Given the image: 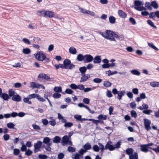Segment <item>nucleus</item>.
I'll use <instances>...</instances> for the list:
<instances>
[{"mask_svg":"<svg viewBox=\"0 0 159 159\" xmlns=\"http://www.w3.org/2000/svg\"><path fill=\"white\" fill-rule=\"evenodd\" d=\"M100 34L105 38L111 41H116L115 38L118 37V35L112 31L107 30L105 32H101Z\"/></svg>","mask_w":159,"mask_h":159,"instance_id":"obj_1","label":"nucleus"},{"mask_svg":"<svg viewBox=\"0 0 159 159\" xmlns=\"http://www.w3.org/2000/svg\"><path fill=\"white\" fill-rule=\"evenodd\" d=\"M135 7L134 8L137 11H142L146 10V8L142 6L143 4V1H140L138 0L135 1L134 2Z\"/></svg>","mask_w":159,"mask_h":159,"instance_id":"obj_2","label":"nucleus"},{"mask_svg":"<svg viewBox=\"0 0 159 159\" xmlns=\"http://www.w3.org/2000/svg\"><path fill=\"white\" fill-rule=\"evenodd\" d=\"M64 69H71L75 67V65L71 64L70 60L68 59H65L63 64Z\"/></svg>","mask_w":159,"mask_h":159,"instance_id":"obj_3","label":"nucleus"},{"mask_svg":"<svg viewBox=\"0 0 159 159\" xmlns=\"http://www.w3.org/2000/svg\"><path fill=\"white\" fill-rule=\"evenodd\" d=\"M30 88L32 89L35 88L45 89V87L43 85L39 83L36 84L35 82H30Z\"/></svg>","mask_w":159,"mask_h":159,"instance_id":"obj_4","label":"nucleus"},{"mask_svg":"<svg viewBox=\"0 0 159 159\" xmlns=\"http://www.w3.org/2000/svg\"><path fill=\"white\" fill-rule=\"evenodd\" d=\"M62 142L65 144H68L70 145H72V142L70 139L69 138L67 135L64 136L62 138Z\"/></svg>","mask_w":159,"mask_h":159,"instance_id":"obj_5","label":"nucleus"},{"mask_svg":"<svg viewBox=\"0 0 159 159\" xmlns=\"http://www.w3.org/2000/svg\"><path fill=\"white\" fill-rule=\"evenodd\" d=\"M35 57L39 61H43L46 58V57L44 54L39 52L36 55Z\"/></svg>","mask_w":159,"mask_h":159,"instance_id":"obj_6","label":"nucleus"},{"mask_svg":"<svg viewBox=\"0 0 159 159\" xmlns=\"http://www.w3.org/2000/svg\"><path fill=\"white\" fill-rule=\"evenodd\" d=\"M144 124L145 128L147 130H148L151 129L150 127L151 121L147 119H144Z\"/></svg>","mask_w":159,"mask_h":159,"instance_id":"obj_7","label":"nucleus"},{"mask_svg":"<svg viewBox=\"0 0 159 159\" xmlns=\"http://www.w3.org/2000/svg\"><path fill=\"white\" fill-rule=\"evenodd\" d=\"M93 60L92 56L89 54H87L84 56V62L85 63L90 62Z\"/></svg>","mask_w":159,"mask_h":159,"instance_id":"obj_8","label":"nucleus"},{"mask_svg":"<svg viewBox=\"0 0 159 159\" xmlns=\"http://www.w3.org/2000/svg\"><path fill=\"white\" fill-rule=\"evenodd\" d=\"M111 141H108L107 142L105 146V149H108L110 151H112L114 150L115 148L111 145Z\"/></svg>","mask_w":159,"mask_h":159,"instance_id":"obj_9","label":"nucleus"},{"mask_svg":"<svg viewBox=\"0 0 159 159\" xmlns=\"http://www.w3.org/2000/svg\"><path fill=\"white\" fill-rule=\"evenodd\" d=\"M42 144V142L40 141H38L36 143H34V152H36L38 151V150L40 148Z\"/></svg>","mask_w":159,"mask_h":159,"instance_id":"obj_10","label":"nucleus"},{"mask_svg":"<svg viewBox=\"0 0 159 159\" xmlns=\"http://www.w3.org/2000/svg\"><path fill=\"white\" fill-rule=\"evenodd\" d=\"M39 78H43L45 80H48L49 81H52L50 76L48 75L43 73L40 74L38 76Z\"/></svg>","mask_w":159,"mask_h":159,"instance_id":"obj_11","label":"nucleus"},{"mask_svg":"<svg viewBox=\"0 0 159 159\" xmlns=\"http://www.w3.org/2000/svg\"><path fill=\"white\" fill-rule=\"evenodd\" d=\"M45 17H54V12L51 11L45 10Z\"/></svg>","mask_w":159,"mask_h":159,"instance_id":"obj_12","label":"nucleus"},{"mask_svg":"<svg viewBox=\"0 0 159 159\" xmlns=\"http://www.w3.org/2000/svg\"><path fill=\"white\" fill-rule=\"evenodd\" d=\"M140 150L143 152L146 153L148 151V147L146 144H142L140 146Z\"/></svg>","mask_w":159,"mask_h":159,"instance_id":"obj_13","label":"nucleus"},{"mask_svg":"<svg viewBox=\"0 0 159 159\" xmlns=\"http://www.w3.org/2000/svg\"><path fill=\"white\" fill-rule=\"evenodd\" d=\"M82 76L80 80V82H83L86 81L90 77V75L89 74L81 75Z\"/></svg>","mask_w":159,"mask_h":159,"instance_id":"obj_14","label":"nucleus"},{"mask_svg":"<svg viewBox=\"0 0 159 159\" xmlns=\"http://www.w3.org/2000/svg\"><path fill=\"white\" fill-rule=\"evenodd\" d=\"M118 14L120 17L122 18H125L126 16V13L122 10H119Z\"/></svg>","mask_w":159,"mask_h":159,"instance_id":"obj_15","label":"nucleus"},{"mask_svg":"<svg viewBox=\"0 0 159 159\" xmlns=\"http://www.w3.org/2000/svg\"><path fill=\"white\" fill-rule=\"evenodd\" d=\"M13 100L19 102L20 101L21 98L20 97L18 94L15 95L12 98Z\"/></svg>","mask_w":159,"mask_h":159,"instance_id":"obj_16","label":"nucleus"},{"mask_svg":"<svg viewBox=\"0 0 159 159\" xmlns=\"http://www.w3.org/2000/svg\"><path fill=\"white\" fill-rule=\"evenodd\" d=\"M101 61V56H96L93 59V63L95 64L99 63Z\"/></svg>","mask_w":159,"mask_h":159,"instance_id":"obj_17","label":"nucleus"},{"mask_svg":"<svg viewBox=\"0 0 159 159\" xmlns=\"http://www.w3.org/2000/svg\"><path fill=\"white\" fill-rule=\"evenodd\" d=\"M69 52L73 55L76 54L77 53V51L75 48L74 47H71L69 49Z\"/></svg>","mask_w":159,"mask_h":159,"instance_id":"obj_18","label":"nucleus"},{"mask_svg":"<svg viewBox=\"0 0 159 159\" xmlns=\"http://www.w3.org/2000/svg\"><path fill=\"white\" fill-rule=\"evenodd\" d=\"M0 97L5 101L7 100L9 98L8 95L5 93H2L0 96Z\"/></svg>","mask_w":159,"mask_h":159,"instance_id":"obj_19","label":"nucleus"},{"mask_svg":"<svg viewBox=\"0 0 159 159\" xmlns=\"http://www.w3.org/2000/svg\"><path fill=\"white\" fill-rule=\"evenodd\" d=\"M129 159H138V154L137 152H134L133 154L129 156Z\"/></svg>","mask_w":159,"mask_h":159,"instance_id":"obj_20","label":"nucleus"},{"mask_svg":"<svg viewBox=\"0 0 159 159\" xmlns=\"http://www.w3.org/2000/svg\"><path fill=\"white\" fill-rule=\"evenodd\" d=\"M151 86L153 87H159V82L156 81H153L150 82Z\"/></svg>","mask_w":159,"mask_h":159,"instance_id":"obj_21","label":"nucleus"},{"mask_svg":"<svg viewBox=\"0 0 159 159\" xmlns=\"http://www.w3.org/2000/svg\"><path fill=\"white\" fill-rule=\"evenodd\" d=\"M83 148L84 149L87 151V150H89L91 149V146L89 143H87L84 145Z\"/></svg>","mask_w":159,"mask_h":159,"instance_id":"obj_22","label":"nucleus"},{"mask_svg":"<svg viewBox=\"0 0 159 159\" xmlns=\"http://www.w3.org/2000/svg\"><path fill=\"white\" fill-rule=\"evenodd\" d=\"M15 94V90L13 89H11L8 90V95L10 97H13Z\"/></svg>","mask_w":159,"mask_h":159,"instance_id":"obj_23","label":"nucleus"},{"mask_svg":"<svg viewBox=\"0 0 159 159\" xmlns=\"http://www.w3.org/2000/svg\"><path fill=\"white\" fill-rule=\"evenodd\" d=\"M77 59L79 61H84V56H83L82 54H79L77 56Z\"/></svg>","mask_w":159,"mask_h":159,"instance_id":"obj_24","label":"nucleus"},{"mask_svg":"<svg viewBox=\"0 0 159 159\" xmlns=\"http://www.w3.org/2000/svg\"><path fill=\"white\" fill-rule=\"evenodd\" d=\"M87 68L85 66L80 67L79 69V70L81 72V75L84 74Z\"/></svg>","mask_w":159,"mask_h":159,"instance_id":"obj_25","label":"nucleus"},{"mask_svg":"<svg viewBox=\"0 0 159 159\" xmlns=\"http://www.w3.org/2000/svg\"><path fill=\"white\" fill-rule=\"evenodd\" d=\"M109 20L110 23L114 24L116 22V18L113 16H111L109 17Z\"/></svg>","mask_w":159,"mask_h":159,"instance_id":"obj_26","label":"nucleus"},{"mask_svg":"<svg viewBox=\"0 0 159 159\" xmlns=\"http://www.w3.org/2000/svg\"><path fill=\"white\" fill-rule=\"evenodd\" d=\"M134 152V150L132 148H127L126 150V153L127 154L129 155V156L130 155H131L132 154H133V153Z\"/></svg>","mask_w":159,"mask_h":159,"instance_id":"obj_27","label":"nucleus"},{"mask_svg":"<svg viewBox=\"0 0 159 159\" xmlns=\"http://www.w3.org/2000/svg\"><path fill=\"white\" fill-rule=\"evenodd\" d=\"M61 138L58 136H56L53 139V142L55 143H59L61 141Z\"/></svg>","mask_w":159,"mask_h":159,"instance_id":"obj_28","label":"nucleus"},{"mask_svg":"<svg viewBox=\"0 0 159 159\" xmlns=\"http://www.w3.org/2000/svg\"><path fill=\"white\" fill-rule=\"evenodd\" d=\"M131 73L133 75L137 76L140 75V72L136 70H133L131 71Z\"/></svg>","mask_w":159,"mask_h":159,"instance_id":"obj_29","label":"nucleus"},{"mask_svg":"<svg viewBox=\"0 0 159 159\" xmlns=\"http://www.w3.org/2000/svg\"><path fill=\"white\" fill-rule=\"evenodd\" d=\"M54 91L56 93H60L62 92V88L60 86L55 87L53 89Z\"/></svg>","mask_w":159,"mask_h":159,"instance_id":"obj_30","label":"nucleus"},{"mask_svg":"<svg viewBox=\"0 0 159 159\" xmlns=\"http://www.w3.org/2000/svg\"><path fill=\"white\" fill-rule=\"evenodd\" d=\"M125 92L124 91H121L120 92H118V98L119 100H121V98L122 96H123L124 95V94Z\"/></svg>","mask_w":159,"mask_h":159,"instance_id":"obj_31","label":"nucleus"},{"mask_svg":"<svg viewBox=\"0 0 159 159\" xmlns=\"http://www.w3.org/2000/svg\"><path fill=\"white\" fill-rule=\"evenodd\" d=\"M45 10L38 11L37 12V15L40 16L44 17L45 16Z\"/></svg>","mask_w":159,"mask_h":159,"instance_id":"obj_32","label":"nucleus"},{"mask_svg":"<svg viewBox=\"0 0 159 159\" xmlns=\"http://www.w3.org/2000/svg\"><path fill=\"white\" fill-rule=\"evenodd\" d=\"M98 118L99 120H105L107 119V116L104 115H100L98 116Z\"/></svg>","mask_w":159,"mask_h":159,"instance_id":"obj_33","label":"nucleus"},{"mask_svg":"<svg viewBox=\"0 0 159 159\" xmlns=\"http://www.w3.org/2000/svg\"><path fill=\"white\" fill-rule=\"evenodd\" d=\"M49 119H51V120L49 121L50 125L52 126L55 125L56 124V122L55 120L53 119L52 117H50Z\"/></svg>","mask_w":159,"mask_h":159,"instance_id":"obj_34","label":"nucleus"},{"mask_svg":"<svg viewBox=\"0 0 159 159\" xmlns=\"http://www.w3.org/2000/svg\"><path fill=\"white\" fill-rule=\"evenodd\" d=\"M111 84L108 81H105L104 82L103 85L106 87H110L111 86Z\"/></svg>","mask_w":159,"mask_h":159,"instance_id":"obj_35","label":"nucleus"},{"mask_svg":"<svg viewBox=\"0 0 159 159\" xmlns=\"http://www.w3.org/2000/svg\"><path fill=\"white\" fill-rule=\"evenodd\" d=\"M93 149L94 152H98L99 151L100 148L98 146L95 145L93 147Z\"/></svg>","mask_w":159,"mask_h":159,"instance_id":"obj_36","label":"nucleus"},{"mask_svg":"<svg viewBox=\"0 0 159 159\" xmlns=\"http://www.w3.org/2000/svg\"><path fill=\"white\" fill-rule=\"evenodd\" d=\"M7 127L9 128L14 129H16L14 127L15 126L14 124L11 122H10L7 123Z\"/></svg>","mask_w":159,"mask_h":159,"instance_id":"obj_37","label":"nucleus"},{"mask_svg":"<svg viewBox=\"0 0 159 159\" xmlns=\"http://www.w3.org/2000/svg\"><path fill=\"white\" fill-rule=\"evenodd\" d=\"M148 45L151 48H153V49H155L157 51H158L159 49L157 48V47H156L154 44L152 43H148Z\"/></svg>","mask_w":159,"mask_h":159,"instance_id":"obj_38","label":"nucleus"},{"mask_svg":"<svg viewBox=\"0 0 159 159\" xmlns=\"http://www.w3.org/2000/svg\"><path fill=\"white\" fill-rule=\"evenodd\" d=\"M23 52L25 54H29L31 52L30 49L28 48H24L23 50Z\"/></svg>","mask_w":159,"mask_h":159,"instance_id":"obj_39","label":"nucleus"},{"mask_svg":"<svg viewBox=\"0 0 159 159\" xmlns=\"http://www.w3.org/2000/svg\"><path fill=\"white\" fill-rule=\"evenodd\" d=\"M50 140L51 139L48 137H46L43 139V142L44 143L47 144L50 142Z\"/></svg>","mask_w":159,"mask_h":159,"instance_id":"obj_40","label":"nucleus"},{"mask_svg":"<svg viewBox=\"0 0 159 159\" xmlns=\"http://www.w3.org/2000/svg\"><path fill=\"white\" fill-rule=\"evenodd\" d=\"M147 22L151 26L153 27L154 28H157V27L154 25L153 22L151 20H148L147 21Z\"/></svg>","mask_w":159,"mask_h":159,"instance_id":"obj_41","label":"nucleus"},{"mask_svg":"<svg viewBox=\"0 0 159 159\" xmlns=\"http://www.w3.org/2000/svg\"><path fill=\"white\" fill-rule=\"evenodd\" d=\"M73 124L71 122H66L64 125V126L66 128H70L73 125Z\"/></svg>","mask_w":159,"mask_h":159,"instance_id":"obj_42","label":"nucleus"},{"mask_svg":"<svg viewBox=\"0 0 159 159\" xmlns=\"http://www.w3.org/2000/svg\"><path fill=\"white\" fill-rule=\"evenodd\" d=\"M67 150L70 152H74L75 151V148L71 146H69L67 148Z\"/></svg>","mask_w":159,"mask_h":159,"instance_id":"obj_43","label":"nucleus"},{"mask_svg":"<svg viewBox=\"0 0 159 159\" xmlns=\"http://www.w3.org/2000/svg\"><path fill=\"white\" fill-rule=\"evenodd\" d=\"M38 94H36V93H33L29 95H28L29 98L30 99H31L33 98H37Z\"/></svg>","mask_w":159,"mask_h":159,"instance_id":"obj_44","label":"nucleus"},{"mask_svg":"<svg viewBox=\"0 0 159 159\" xmlns=\"http://www.w3.org/2000/svg\"><path fill=\"white\" fill-rule=\"evenodd\" d=\"M143 113L146 115H149L151 113L153 112V111L151 110H146L143 111Z\"/></svg>","mask_w":159,"mask_h":159,"instance_id":"obj_45","label":"nucleus"},{"mask_svg":"<svg viewBox=\"0 0 159 159\" xmlns=\"http://www.w3.org/2000/svg\"><path fill=\"white\" fill-rule=\"evenodd\" d=\"M52 97L54 98H58L61 97V94L58 93H54L52 95Z\"/></svg>","mask_w":159,"mask_h":159,"instance_id":"obj_46","label":"nucleus"},{"mask_svg":"<svg viewBox=\"0 0 159 159\" xmlns=\"http://www.w3.org/2000/svg\"><path fill=\"white\" fill-rule=\"evenodd\" d=\"M107 73L108 75L110 76L116 74L117 73V72L116 71H115L113 72H111V70H109L107 71Z\"/></svg>","mask_w":159,"mask_h":159,"instance_id":"obj_47","label":"nucleus"},{"mask_svg":"<svg viewBox=\"0 0 159 159\" xmlns=\"http://www.w3.org/2000/svg\"><path fill=\"white\" fill-rule=\"evenodd\" d=\"M151 5L155 9H157L158 7V5L157 3L155 1H152L151 2Z\"/></svg>","mask_w":159,"mask_h":159,"instance_id":"obj_48","label":"nucleus"},{"mask_svg":"<svg viewBox=\"0 0 159 159\" xmlns=\"http://www.w3.org/2000/svg\"><path fill=\"white\" fill-rule=\"evenodd\" d=\"M98 145L99 146V148L100 149L101 152H103L105 149V147H104V145L100 143H98Z\"/></svg>","mask_w":159,"mask_h":159,"instance_id":"obj_49","label":"nucleus"},{"mask_svg":"<svg viewBox=\"0 0 159 159\" xmlns=\"http://www.w3.org/2000/svg\"><path fill=\"white\" fill-rule=\"evenodd\" d=\"M145 7L148 9L152 10V8L151 7V4L149 2H146L145 4Z\"/></svg>","mask_w":159,"mask_h":159,"instance_id":"obj_50","label":"nucleus"},{"mask_svg":"<svg viewBox=\"0 0 159 159\" xmlns=\"http://www.w3.org/2000/svg\"><path fill=\"white\" fill-rule=\"evenodd\" d=\"M22 41L28 45H30L31 43L30 42L27 38H23Z\"/></svg>","mask_w":159,"mask_h":159,"instance_id":"obj_51","label":"nucleus"},{"mask_svg":"<svg viewBox=\"0 0 159 159\" xmlns=\"http://www.w3.org/2000/svg\"><path fill=\"white\" fill-rule=\"evenodd\" d=\"M131 114L132 117L134 118H136L137 116V115L136 111L134 110H132L131 111Z\"/></svg>","mask_w":159,"mask_h":159,"instance_id":"obj_52","label":"nucleus"},{"mask_svg":"<svg viewBox=\"0 0 159 159\" xmlns=\"http://www.w3.org/2000/svg\"><path fill=\"white\" fill-rule=\"evenodd\" d=\"M38 157L39 158L41 159H46L48 158V156L45 155L39 154Z\"/></svg>","mask_w":159,"mask_h":159,"instance_id":"obj_53","label":"nucleus"},{"mask_svg":"<svg viewBox=\"0 0 159 159\" xmlns=\"http://www.w3.org/2000/svg\"><path fill=\"white\" fill-rule=\"evenodd\" d=\"M93 81L95 83H100L102 82V80L100 78H96L93 79Z\"/></svg>","mask_w":159,"mask_h":159,"instance_id":"obj_54","label":"nucleus"},{"mask_svg":"<svg viewBox=\"0 0 159 159\" xmlns=\"http://www.w3.org/2000/svg\"><path fill=\"white\" fill-rule=\"evenodd\" d=\"M13 153L15 155H18L20 153V150L17 148H15L13 150Z\"/></svg>","mask_w":159,"mask_h":159,"instance_id":"obj_55","label":"nucleus"},{"mask_svg":"<svg viewBox=\"0 0 159 159\" xmlns=\"http://www.w3.org/2000/svg\"><path fill=\"white\" fill-rule=\"evenodd\" d=\"M54 66L56 67V69H58L59 68L64 69V66L62 64H59L58 65H55Z\"/></svg>","mask_w":159,"mask_h":159,"instance_id":"obj_56","label":"nucleus"},{"mask_svg":"<svg viewBox=\"0 0 159 159\" xmlns=\"http://www.w3.org/2000/svg\"><path fill=\"white\" fill-rule=\"evenodd\" d=\"M129 21L132 23L133 25H135L136 24V21L134 18L132 17H130L129 18Z\"/></svg>","mask_w":159,"mask_h":159,"instance_id":"obj_57","label":"nucleus"},{"mask_svg":"<svg viewBox=\"0 0 159 159\" xmlns=\"http://www.w3.org/2000/svg\"><path fill=\"white\" fill-rule=\"evenodd\" d=\"M32 126L34 129L39 130L41 129L40 127L35 124H33Z\"/></svg>","mask_w":159,"mask_h":159,"instance_id":"obj_58","label":"nucleus"},{"mask_svg":"<svg viewBox=\"0 0 159 159\" xmlns=\"http://www.w3.org/2000/svg\"><path fill=\"white\" fill-rule=\"evenodd\" d=\"M121 142L119 140L118 142H117L115 144V148H118L120 147V146L121 145Z\"/></svg>","mask_w":159,"mask_h":159,"instance_id":"obj_59","label":"nucleus"},{"mask_svg":"<svg viewBox=\"0 0 159 159\" xmlns=\"http://www.w3.org/2000/svg\"><path fill=\"white\" fill-rule=\"evenodd\" d=\"M149 16L150 18L154 19L155 18V12H152L149 13Z\"/></svg>","mask_w":159,"mask_h":159,"instance_id":"obj_60","label":"nucleus"},{"mask_svg":"<svg viewBox=\"0 0 159 159\" xmlns=\"http://www.w3.org/2000/svg\"><path fill=\"white\" fill-rule=\"evenodd\" d=\"M37 98L41 102H44L45 101V100L43 98L41 97V96L39 95L38 94V96Z\"/></svg>","mask_w":159,"mask_h":159,"instance_id":"obj_61","label":"nucleus"},{"mask_svg":"<svg viewBox=\"0 0 159 159\" xmlns=\"http://www.w3.org/2000/svg\"><path fill=\"white\" fill-rule=\"evenodd\" d=\"M70 87L73 89H77V85L74 84H71L70 86Z\"/></svg>","mask_w":159,"mask_h":159,"instance_id":"obj_62","label":"nucleus"},{"mask_svg":"<svg viewBox=\"0 0 159 159\" xmlns=\"http://www.w3.org/2000/svg\"><path fill=\"white\" fill-rule=\"evenodd\" d=\"M65 92L67 94H71L73 93V91L70 89H67L66 90Z\"/></svg>","mask_w":159,"mask_h":159,"instance_id":"obj_63","label":"nucleus"},{"mask_svg":"<svg viewBox=\"0 0 159 159\" xmlns=\"http://www.w3.org/2000/svg\"><path fill=\"white\" fill-rule=\"evenodd\" d=\"M89 99L88 98H84L83 99V102L87 104H88L89 103Z\"/></svg>","mask_w":159,"mask_h":159,"instance_id":"obj_64","label":"nucleus"}]
</instances>
